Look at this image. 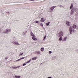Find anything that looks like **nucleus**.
I'll return each instance as SVG.
<instances>
[{"instance_id": "obj_9", "label": "nucleus", "mask_w": 78, "mask_h": 78, "mask_svg": "<svg viewBox=\"0 0 78 78\" xmlns=\"http://www.w3.org/2000/svg\"><path fill=\"white\" fill-rule=\"evenodd\" d=\"M66 23L67 26H70V23L68 21L66 20Z\"/></svg>"}, {"instance_id": "obj_10", "label": "nucleus", "mask_w": 78, "mask_h": 78, "mask_svg": "<svg viewBox=\"0 0 78 78\" xmlns=\"http://www.w3.org/2000/svg\"><path fill=\"white\" fill-rule=\"evenodd\" d=\"M45 20L44 19V18L42 17L41 19V22H44V21H45Z\"/></svg>"}, {"instance_id": "obj_24", "label": "nucleus", "mask_w": 78, "mask_h": 78, "mask_svg": "<svg viewBox=\"0 0 78 78\" xmlns=\"http://www.w3.org/2000/svg\"><path fill=\"white\" fill-rule=\"evenodd\" d=\"M59 40L61 41H62V37H60L59 38Z\"/></svg>"}, {"instance_id": "obj_15", "label": "nucleus", "mask_w": 78, "mask_h": 78, "mask_svg": "<svg viewBox=\"0 0 78 78\" xmlns=\"http://www.w3.org/2000/svg\"><path fill=\"white\" fill-rule=\"evenodd\" d=\"M50 21H49L48 23H45L46 25V26H48V25H50Z\"/></svg>"}, {"instance_id": "obj_6", "label": "nucleus", "mask_w": 78, "mask_h": 78, "mask_svg": "<svg viewBox=\"0 0 78 78\" xmlns=\"http://www.w3.org/2000/svg\"><path fill=\"white\" fill-rule=\"evenodd\" d=\"M74 13V10L73 9H72L71 10V12H70V16H72L73 14Z\"/></svg>"}, {"instance_id": "obj_4", "label": "nucleus", "mask_w": 78, "mask_h": 78, "mask_svg": "<svg viewBox=\"0 0 78 78\" xmlns=\"http://www.w3.org/2000/svg\"><path fill=\"white\" fill-rule=\"evenodd\" d=\"M56 6H53L51 7L50 8V10L51 11H53V9L56 7Z\"/></svg>"}, {"instance_id": "obj_23", "label": "nucleus", "mask_w": 78, "mask_h": 78, "mask_svg": "<svg viewBox=\"0 0 78 78\" xmlns=\"http://www.w3.org/2000/svg\"><path fill=\"white\" fill-rule=\"evenodd\" d=\"M58 6L60 7V8H64V7L62 5H58Z\"/></svg>"}, {"instance_id": "obj_36", "label": "nucleus", "mask_w": 78, "mask_h": 78, "mask_svg": "<svg viewBox=\"0 0 78 78\" xmlns=\"http://www.w3.org/2000/svg\"><path fill=\"white\" fill-rule=\"evenodd\" d=\"M29 1H34V0H29Z\"/></svg>"}, {"instance_id": "obj_1", "label": "nucleus", "mask_w": 78, "mask_h": 78, "mask_svg": "<svg viewBox=\"0 0 78 78\" xmlns=\"http://www.w3.org/2000/svg\"><path fill=\"white\" fill-rule=\"evenodd\" d=\"M69 33L71 34H72V33L73 32H74L75 31V30H74V29H72V27L70 26L69 28Z\"/></svg>"}, {"instance_id": "obj_28", "label": "nucleus", "mask_w": 78, "mask_h": 78, "mask_svg": "<svg viewBox=\"0 0 78 78\" xmlns=\"http://www.w3.org/2000/svg\"><path fill=\"white\" fill-rule=\"evenodd\" d=\"M23 54V52L22 53H20V54L19 56H21V55H22Z\"/></svg>"}, {"instance_id": "obj_27", "label": "nucleus", "mask_w": 78, "mask_h": 78, "mask_svg": "<svg viewBox=\"0 0 78 78\" xmlns=\"http://www.w3.org/2000/svg\"><path fill=\"white\" fill-rule=\"evenodd\" d=\"M20 60H21L20 59V58L19 59H18L17 60H16V62H17V61H20Z\"/></svg>"}, {"instance_id": "obj_3", "label": "nucleus", "mask_w": 78, "mask_h": 78, "mask_svg": "<svg viewBox=\"0 0 78 78\" xmlns=\"http://www.w3.org/2000/svg\"><path fill=\"white\" fill-rule=\"evenodd\" d=\"M10 31H11L10 29H6L4 31L3 33H8L10 32Z\"/></svg>"}, {"instance_id": "obj_32", "label": "nucleus", "mask_w": 78, "mask_h": 78, "mask_svg": "<svg viewBox=\"0 0 78 78\" xmlns=\"http://www.w3.org/2000/svg\"><path fill=\"white\" fill-rule=\"evenodd\" d=\"M6 13H7V14H9V12H6Z\"/></svg>"}, {"instance_id": "obj_34", "label": "nucleus", "mask_w": 78, "mask_h": 78, "mask_svg": "<svg viewBox=\"0 0 78 78\" xmlns=\"http://www.w3.org/2000/svg\"><path fill=\"white\" fill-rule=\"evenodd\" d=\"M27 33V31H25V32H24V34H26V33Z\"/></svg>"}, {"instance_id": "obj_20", "label": "nucleus", "mask_w": 78, "mask_h": 78, "mask_svg": "<svg viewBox=\"0 0 78 78\" xmlns=\"http://www.w3.org/2000/svg\"><path fill=\"white\" fill-rule=\"evenodd\" d=\"M31 59H30L27 62H26V64H28V63H30V62H31Z\"/></svg>"}, {"instance_id": "obj_37", "label": "nucleus", "mask_w": 78, "mask_h": 78, "mask_svg": "<svg viewBox=\"0 0 78 78\" xmlns=\"http://www.w3.org/2000/svg\"><path fill=\"white\" fill-rule=\"evenodd\" d=\"M2 31V30H1L0 29V33H1V32Z\"/></svg>"}, {"instance_id": "obj_12", "label": "nucleus", "mask_w": 78, "mask_h": 78, "mask_svg": "<svg viewBox=\"0 0 78 78\" xmlns=\"http://www.w3.org/2000/svg\"><path fill=\"white\" fill-rule=\"evenodd\" d=\"M32 39L33 40H34V41H37V38L33 37H32Z\"/></svg>"}, {"instance_id": "obj_11", "label": "nucleus", "mask_w": 78, "mask_h": 78, "mask_svg": "<svg viewBox=\"0 0 78 78\" xmlns=\"http://www.w3.org/2000/svg\"><path fill=\"white\" fill-rule=\"evenodd\" d=\"M30 34L31 36H32V37H35V35H34V34H33L32 31L30 32Z\"/></svg>"}, {"instance_id": "obj_31", "label": "nucleus", "mask_w": 78, "mask_h": 78, "mask_svg": "<svg viewBox=\"0 0 78 78\" xmlns=\"http://www.w3.org/2000/svg\"><path fill=\"white\" fill-rule=\"evenodd\" d=\"M26 63H23V66H26Z\"/></svg>"}, {"instance_id": "obj_30", "label": "nucleus", "mask_w": 78, "mask_h": 78, "mask_svg": "<svg viewBox=\"0 0 78 78\" xmlns=\"http://www.w3.org/2000/svg\"><path fill=\"white\" fill-rule=\"evenodd\" d=\"M39 21H35V23H39Z\"/></svg>"}, {"instance_id": "obj_21", "label": "nucleus", "mask_w": 78, "mask_h": 78, "mask_svg": "<svg viewBox=\"0 0 78 78\" xmlns=\"http://www.w3.org/2000/svg\"><path fill=\"white\" fill-rule=\"evenodd\" d=\"M41 51H44V48H41Z\"/></svg>"}, {"instance_id": "obj_19", "label": "nucleus", "mask_w": 78, "mask_h": 78, "mask_svg": "<svg viewBox=\"0 0 78 78\" xmlns=\"http://www.w3.org/2000/svg\"><path fill=\"white\" fill-rule=\"evenodd\" d=\"M21 76H17L16 75L15 76V77L16 78H20V77Z\"/></svg>"}, {"instance_id": "obj_26", "label": "nucleus", "mask_w": 78, "mask_h": 78, "mask_svg": "<svg viewBox=\"0 0 78 78\" xmlns=\"http://www.w3.org/2000/svg\"><path fill=\"white\" fill-rule=\"evenodd\" d=\"M56 56H54L52 58L53 59H56Z\"/></svg>"}, {"instance_id": "obj_18", "label": "nucleus", "mask_w": 78, "mask_h": 78, "mask_svg": "<svg viewBox=\"0 0 78 78\" xmlns=\"http://www.w3.org/2000/svg\"><path fill=\"white\" fill-rule=\"evenodd\" d=\"M37 59V57H33L32 58V60H33L34 61H35L36 59Z\"/></svg>"}, {"instance_id": "obj_16", "label": "nucleus", "mask_w": 78, "mask_h": 78, "mask_svg": "<svg viewBox=\"0 0 78 78\" xmlns=\"http://www.w3.org/2000/svg\"><path fill=\"white\" fill-rule=\"evenodd\" d=\"M76 26L75 24H73V28H76Z\"/></svg>"}, {"instance_id": "obj_8", "label": "nucleus", "mask_w": 78, "mask_h": 78, "mask_svg": "<svg viewBox=\"0 0 78 78\" xmlns=\"http://www.w3.org/2000/svg\"><path fill=\"white\" fill-rule=\"evenodd\" d=\"M21 67V66H19L16 67H14V66H12V69H18V68H19V67Z\"/></svg>"}, {"instance_id": "obj_42", "label": "nucleus", "mask_w": 78, "mask_h": 78, "mask_svg": "<svg viewBox=\"0 0 78 78\" xmlns=\"http://www.w3.org/2000/svg\"><path fill=\"white\" fill-rule=\"evenodd\" d=\"M44 30H45V28H44Z\"/></svg>"}, {"instance_id": "obj_39", "label": "nucleus", "mask_w": 78, "mask_h": 78, "mask_svg": "<svg viewBox=\"0 0 78 78\" xmlns=\"http://www.w3.org/2000/svg\"><path fill=\"white\" fill-rule=\"evenodd\" d=\"M16 61H14V62H16Z\"/></svg>"}, {"instance_id": "obj_14", "label": "nucleus", "mask_w": 78, "mask_h": 78, "mask_svg": "<svg viewBox=\"0 0 78 78\" xmlns=\"http://www.w3.org/2000/svg\"><path fill=\"white\" fill-rule=\"evenodd\" d=\"M67 38V37H66L64 38L62 41H66V39Z\"/></svg>"}, {"instance_id": "obj_5", "label": "nucleus", "mask_w": 78, "mask_h": 78, "mask_svg": "<svg viewBox=\"0 0 78 78\" xmlns=\"http://www.w3.org/2000/svg\"><path fill=\"white\" fill-rule=\"evenodd\" d=\"M12 43L14 44V45H20V44L18 43V42L16 41H13Z\"/></svg>"}, {"instance_id": "obj_29", "label": "nucleus", "mask_w": 78, "mask_h": 78, "mask_svg": "<svg viewBox=\"0 0 78 78\" xmlns=\"http://www.w3.org/2000/svg\"><path fill=\"white\" fill-rule=\"evenodd\" d=\"M51 53H52V51H49V55H50V54H51Z\"/></svg>"}, {"instance_id": "obj_41", "label": "nucleus", "mask_w": 78, "mask_h": 78, "mask_svg": "<svg viewBox=\"0 0 78 78\" xmlns=\"http://www.w3.org/2000/svg\"><path fill=\"white\" fill-rule=\"evenodd\" d=\"M64 1V0H63L62 1V2H63Z\"/></svg>"}, {"instance_id": "obj_17", "label": "nucleus", "mask_w": 78, "mask_h": 78, "mask_svg": "<svg viewBox=\"0 0 78 78\" xmlns=\"http://www.w3.org/2000/svg\"><path fill=\"white\" fill-rule=\"evenodd\" d=\"M46 37H47V35H44L43 39V41H45Z\"/></svg>"}, {"instance_id": "obj_35", "label": "nucleus", "mask_w": 78, "mask_h": 78, "mask_svg": "<svg viewBox=\"0 0 78 78\" xmlns=\"http://www.w3.org/2000/svg\"><path fill=\"white\" fill-rule=\"evenodd\" d=\"M52 78V77L51 76H49L48 77V78Z\"/></svg>"}, {"instance_id": "obj_2", "label": "nucleus", "mask_w": 78, "mask_h": 78, "mask_svg": "<svg viewBox=\"0 0 78 78\" xmlns=\"http://www.w3.org/2000/svg\"><path fill=\"white\" fill-rule=\"evenodd\" d=\"M58 37H62L64 36V33L62 31H61L59 32V33L58 34Z\"/></svg>"}, {"instance_id": "obj_40", "label": "nucleus", "mask_w": 78, "mask_h": 78, "mask_svg": "<svg viewBox=\"0 0 78 78\" xmlns=\"http://www.w3.org/2000/svg\"><path fill=\"white\" fill-rule=\"evenodd\" d=\"M13 78H16V77H13Z\"/></svg>"}, {"instance_id": "obj_7", "label": "nucleus", "mask_w": 78, "mask_h": 78, "mask_svg": "<svg viewBox=\"0 0 78 78\" xmlns=\"http://www.w3.org/2000/svg\"><path fill=\"white\" fill-rule=\"evenodd\" d=\"M34 54L36 55H41L40 51H36L34 52Z\"/></svg>"}, {"instance_id": "obj_13", "label": "nucleus", "mask_w": 78, "mask_h": 78, "mask_svg": "<svg viewBox=\"0 0 78 78\" xmlns=\"http://www.w3.org/2000/svg\"><path fill=\"white\" fill-rule=\"evenodd\" d=\"M73 4H71V6L69 7L70 9H72L73 8Z\"/></svg>"}, {"instance_id": "obj_25", "label": "nucleus", "mask_w": 78, "mask_h": 78, "mask_svg": "<svg viewBox=\"0 0 78 78\" xmlns=\"http://www.w3.org/2000/svg\"><path fill=\"white\" fill-rule=\"evenodd\" d=\"M25 58H26L25 57H22L20 58V59H21V60H22V59H25Z\"/></svg>"}, {"instance_id": "obj_38", "label": "nucleus", "mask_w": 78, "mask_h": 78, "mask_svg": "<svg viewBox=\"0 0 78 78\" xmlns=\"http://www.w3.org/2000/svg\"><path fill=\"white\" fill-rule=\"evenodd\" d=\"M42 63H41L40 64V65H42Z\"/></svg>"}, {"instance_id": "obj_22", "label": "nucleus", "mask_w": 78, "mask_h": 78, "mask_svg": "<svg viewBox=\"0 0 78 78\" xmlns=\"http://www.w3.org/2000/svg\"><path fill=\"white\" fill-rule=\"evenodd\" d=\"M40 25L41 27H42V28H43V27H44V26L43 25V24H42V23H40Z\"/></svg>"}, {"instance_id": "obj_33", "label": "nucleus", "mask_w": 78, "mask_h": 78, "mask_svg": "<svg viewBox=\"0 0 78 78\" xmlns=\"http://www.w3.org/2000/svg\"><path fill=\"white\" fill-rule=\"evenodd\" d=\"M8 59V57H6L5 58V59Z\"/></svg>"}]
</instances>
